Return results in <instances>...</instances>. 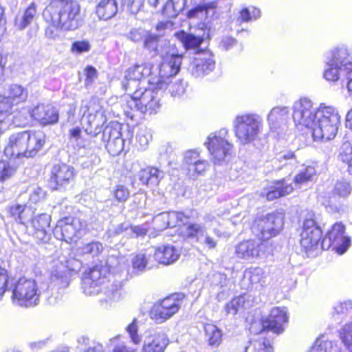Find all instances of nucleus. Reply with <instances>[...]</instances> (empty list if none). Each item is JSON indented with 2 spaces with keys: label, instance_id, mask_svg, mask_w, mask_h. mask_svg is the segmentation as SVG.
<instances>
[{
  "label": "nucleus",
  "instance_id": "39448f33",
  "mask_svg": "<svg viewBox=\"0 0 352 352\" xmlns=\"http://www.w3.org/2000/svg\"><path fill=\"white\" fill-rule=\"evenodd\" d=\"M233 126L237 142L241 145H247L259 138L263 130V120L257 114H242L233 120Z\"/></svg>",
  "mask_w": 352,
  "mask_h": 352
},
{
  "label": "nucleus",
  "instance_id": "2f4dec72",
  "mask_svg": "<svg viewBox=\"0 0 352 352\" xmlns=\"http://www.w3.org/2000/svg\"><path fill=\"white\" fill-rule=\"evenodd\" d=\"M24 138L28 151V157H34L41 150L45 143V134L41 130L25 131Z\"/></svg>",
  "mask_w": 352,
  "mask_h": 352
},
{
  "label": "nucleus",
  "instance_id": "79ce46f5",
  "mask_svg": "<svg viewBox=\"0 0 352 352\" xmlns=\"http://www.w3.org/2000/svg\"><path fill=\"white\" fill-rule=\"evenodd\" d=\"M186 0H168L162 8V14L167 17L173 18L183 10Z\"/></svg>",
  "mask_w": 352,
  "mask_h": 352
},
{
  "label": "nucleus",
  "instance_id": "f03ea898",
  "mask_svg": "<svg viewBox=\"0 0 352 352\" xmlns=\"http://www.w3.org/2000/svg\"><path fill=\"white\" fill-rule=\"evenodd\" d=\"M51 26L63 31L76 30L81 24L80 6L76 1H55L43 13Z\"/></svg>",
  "mask_w": 352,
  "mask_h": 352
},
{
  "label": "nucleus",
  "instance_id": "a878e982",
  "mask_svg": "<svg viewBox=\"0 0 352 352\" xmlns=\"http://www.w3.org/2000/svg\"><path fill=\"white\" fill-rule=\"evenodd\" d=\"M266 243L254 240L243 241L235 247L236 256L243 259H254L261 257L265 254L264 248Z\"/></svg>",
  "mask_w": 352,
  "mask_h": 352
},
{
  "label": "nucleus",
  "instance_id": "58836bf2",
  "mask_svg": "<svg viewBox=\"0 0 352 352\" xmlns=\"http://www.w3.org/2000/svg\"><path fill=\"white\" fill-rule=\"evenodd\" d=\"M216 7V1L199 4L190 10L187 13V16L190 19H197L201 21H206L208 18V10H214Z\"/></svg>",
  "mask_w": 352,
  "mask_h": 352
},
{
  "label": "nucleus",
  "instance_id": "4be33fe9",
  "mask_svg": "<svg viewBox=\"0 0 352 352\" xmlns=\"http://www.w3.org/2000/svg\"><path fill=\"white\" fill-rule=\"evenodd\" d=\"M288 322L287 309L283 307H274L270 314L262 320V327L276 334L284 331V326Z\"/></svg>",
  "mask_w": 352,
  "mask_h": 352
},
{
  "label": "nucleus",
  "instance_id": "0e129e2a",
  "mask_svg": "<svg viewBox=\"0 0 352 352\" xmlns=\"http://www.w3.org/2000/svg\"><path fill=\"white\" fill-rule=\"evenodd\" d=\"M350 184L346 182H338L333 189V194L340 197H346L351 193Z\"/></svg>",
  "mask_w": 352,
  "mask_h": 352
},
{
  "label": "nucleus",
  "instance_id": "7ed1b4c3",
  "mask_svg": "<svg viewBox=\"0 0 352 352\" xmlns=\"http://www.w3.org/2000/svg\"><path fill=\"white\" fill-rule=\"evenodd\" d=\"M204 223H190L184 227L181 234L186 239H193L208 250H214L217 246L219 239L222 236V232L216 227L219 224L218 218L212 213L205 214Z\"/></svg>",
  "mask_w": 352,
  "mask_h": 352
},
{
  "label": "nucleus",
  "instance_id": "774afa93",
  "mask_svg": "<svg viewBox=\"0 0 352 352\" xmlns=\"http://www.w3.org/2000/svg\"><path fill=\"white\" fill-rule=\"evenodd\" d=\"M91 45L87 41H78L72 43L71 51L74 54H82L90 50Z\"/></svg>",
  "mask_w": 352,
  "mask_h": 352
},
{
  "label": "nucleus",
  "instance_id": "a19ab883",
  "mask_svg": "<svg viewBox=\"0 0 352 352\" xmlns=\"http://www.w3.org/2000/svg\"><path fill=\"white\" fill-rule=\"evenodd\" d=\"M310 352H341V349L336 342L324 339V337L318 338Z\"/></svg>",
  "mask_w": 352,
  "mask_h": 352
},
{
  "label": "nucleus",
  "instance_id": "f257e3e1",
  "mask_svg": "<svg viewBox=\"0 0 352 352\" xmlns=\"http://www.w3.org/2000/svg\"><path fill=\"white\" fill-rule=\"evenodd\" d=\"M166 85L163 82L150 78L148 88L140 87L128 92L124 109L126 116L133 120L135 111L149 114L156 113L160 107V97Z\"/></svg>",
  "mask_w": 352,
  "mask_h": 352
},
{
  "label": "nucleus",
  "instance_id": "4d7b16f0",
  "mask_svg": "<svg viewBox=\"0 0 352 352\" xmlns=\"http://www.w3.org/2000/svg\"><path fill=\"white\" fill-rule=\"evenodd\" d=\"M187 87L186 82L182 80H177L175 82H167L166 88L168 89L173 97H180L184 94Z\"/></svg>",
  "mask_w": 352,
  "mask_h": 352
},
{
  "label": "nucleus",
  "instance_id": "49530a36",
  "mask_svg": "<svg viewBox=\"0 0 352 352\" xmlns=\"http://www.w3.org/2000/svg\"><path fill=\"white\" fill-rule=\"evenodd\" d=\"M36 15V5L32 3L25 10L23 15L21 19L16 21V25L20 30L25 28L29 25L34 19Z\"/></svg>",
  "mask_w": 352,
  "mask_h": 352
},
{
  "label": "nucleus",
  "instance_id": "c9c22d12",
  "mask_svg": "<svg viewBox=\"0 0 352 352\" xmlns=\"http://www.w3.org/2000/svg\"><path fill=\"white\" fill-rule=\"evenodd\" d=\"M244 280H248L252 288L263 287L265 284L264 270L259 267H250L244 272Z\"/></svg>",
  "mask_w": 352,
  "mask_h": 352
},
{
  "label": "nucleus",
  "instance_id": "4c0bfd02",
  "mask_svg": "<svg viewBox=\"0 0 352 352\" xmlns=\"http://www.w3.org/2000/svg\"><path fill=\"white\" fill-rule=\"evenodd\" d=\"M118 5L116 0H101L96 7V14L101 19L108 20L116 15Z\"/></svg>",
  "mask_w": 352,
  "mask_h": 352
},
{
  "label": "nucleus",
  "instance_id": "f3484780",
  "mask_svg": "<svg viewBox=\"0 0 352 352\" xmlns=\"http://www.w3.org/2000/svg\"><path fill=\"white\" fill-rule=\"evenodd\" d=\"M28 91L22 86L14 84L9 87L7 96L0 94V115L12 113L13 107L26 100Z\"/></svg>",
  "mask_w": 352,
  "mask_h": 352
},
{
  "label": "nucleus",
  "instance_id": "c03bdc74",
  "mask_svg": "<svg viewBox=\"0 0 352 352\" xmlns=\"http://www.w3.org/2000/svg\"><path fill=\"white\" fill-rule=\"evenodd\" d=\"M151 140L152 133L151 129L145 126L139 128L135 137V146L138 149L142 151L146 149Z\"/></svg>",
  "mask_w": 352,
  "mask_h": 352
},
{
  "label": "nucleus",
  "instance_id": "5701e85b",
  "mask_svg": "<svg viewBox=\"0 0 352 352\" xmlns=\"http://www.w3.org/2000/svg\"><path fill=\"white\" fill-rule=\"evenodd\" d=\"M23 113L43 126L54 124L59 119L58 110L51 104H38L31 111L23 109Z\"/></svg>",
  "mask_w": 352,
  "mask_h": 352
},
{
  "label": "nucleus",
  "instance_id": "bb28decb",
  "mask_svg": "<svg viewBox=\"0 0 352 352\" xmlns=\"http://www.w3.org/2000/svg\"><path fill=\"white\" fill-rule=\"evenodd\" d=\"M288 116V107L278 106L272 108L267 116L270 131L276 133L277 135H280L285 129Z\"/></svg>",
  "mask_w": 352,
  "mask_h": 352
},
{
  "label": "nucleus",
  "instance_id": "09e8293b",
  "mask_svg": "<svg viewBox=\"0 0 352 352\" xmlns=\"http://www.w3.org/2000/svg\"><path fill=\"white\" fill-rule=\"evenodd\" d=\"M245 352H273V349L268 340H256L249 342Z\"/></svg>",
  "mask_w": 352,
  "mask_h": 352
},
{
  "label": "nucleus",
  "instance_id": "a211bd4d",
  "mask_svg": "<svg viewBox=\"0 0 352 352\" xmlns=\"http://www.w3.org/2000/svg\"><path fill=\"white\" fill-rule=\"evenodd\" d=\"M106 270L94 267L85 273L82 279V288L86 296L100 294L106 280Z\"/></svg>",
  "mask_w": 352,
  "mask_h": 352
},
{
  "label": "nucleus",
  "instance_id": "864d4df0",
  "mask_svg": "<svg viewBox=\"0 0 352 352\" xmlns=\"http://www.w3.org/2000/svg\"><path fill=\"white\" fill-rule=\"evenodd\" d=\"M16 166L11 162L0 161V182L10 179L16 172Z\"/></svg>",
  "mask_w": 352,
  "mask_h": 352
},
{
  "label": "nucleus",
  "instance_id": "a18cd8bd",
  "mask_svg": "<svg viewBox=\"0 0 352 352\" xmlns=\"http://www.w3.org/2000/svg\"><path fill=\"white\" fill-rule=\"evenodd\" d=\"M161 37L150 31H147L146 36L143 40V47L154 55L159 53Z\"/></svg>",
  "mask_w": 352,
  "mask_h": 352
},
{
  "label": "nucleus",
  "instance_id": "1a4fd4ad",
  "mask_svg": "<svg viewBox=\"0 0 352 352\" xmlns=\"http://www.w3.org/2000/svg\"><path fill=\"white\" fill-rule=\"evenodd\" d=\"M321 237V229L317 226L315 220L312 218V215L309 214V217H307L303 222L300 234V245L301 251L307 257L314 256Z\"/></svg>",
  "mask_w": 352,
  "mask_h": 352
},
{
  "label": "nucleus",
  "instance_id": "680f3d73",
  "mask_svg": "<svg viewBox=\"0 0 352 352\" xmlns=\"http://www.w3.org/2000/svg\"><path fill=\"white\" fill-rule=\"evenodd\" d=\"M339 157L348 164L352 161V142L346 141L342 143L340 148Z\"/></svg>",
  "mask_w": 352,
  "mask_h": 352
},
{
  "label": "nucleus",
  "instance_id": "2eb2a0df",
  "mask_svg": "<svg viewBox=\"0 0 352 352\" xmlns=\"http://www.w3.org/2000/svg\"><path fill=\"white\" fill-rule=\"evenodd\" d=\"M87 228L85 220L72 217H64L58 221L54 234L60 240L68 241L80 235Z\"/></svg>",
  "mask_w": 352,
  "mask_h": 352
},
{
  "label": "nucleus",
  "instance_id": "9b49d317",
  "mask_svg": "<svg viewBox=\"0 0 352 352\" xmlns=\"http://www.w3.org/2000/svg\"><path fill=\"white\" fill-rule=\"evenodd\" d=\"M80 113L88 124L86 131L94 135L100 132L101 127L107 122L104 110L95 102L82 101Z\"/></svg>",
  "mask_w": 352,
  "mask_h": 352
},
{
  "label": "nucleus",
  "instance_id": "bf43d9fd",
  "mask_svg": "<svg viewBox=\"0 0 352 352\" xmlns=\"http://www.w3.org/2000/svg\"><path fill=\"white\" fill-rule=\"evenodd\" d=\"M11 279L8 276V271L0 267V300H2L6 292H10Z\"/></svg>",
  "mask_w": 352,
  "mask_h": 352
},
{
  "label": "nucleus",
  "instance_id": "9d476101",
  "mask_svg": "<svg viewBox=\"0 0 352 352\" xmlns=\"http://www.w3.org/2000/svg\"><path fill=\"white\" fill-rule=\"evenodd\" d=\"M283 217L280 214L271 213L256 219L252 225V231L263 240L276 236L283 229Z\"/></svg>",
  "mask_w": 352,
  "mask_h": 352
},
{
  "label": "nucleus",
  "instance_id": "412c9836",
  "mask_svg": "<svg viewBox=\"0 0 352 352\" xmlns=\"http://www.w3.org/2000/svg\"><path fill=\"white\" fill-rule=\"evenodd\" d=\"M74 178V168L65 164H56L51 171L50 185L53 190H60L68 186Z\"/></svg>",
  "mask_w": 352,
  "mask_h": 352
},
{
  "label": "nucleus",
  "instance_id": "6ab92c4d",
  "mask_svg": "<svg viewBox=\"0 0 352 352\" xmlns=\"http://www.w3.org/2000/svg\"><path fill=\"white\" fill-rule=\"evenodd\" d=\"M214 67L215 61L212 52L204 50L196 53V56L190 63L188 70L192 76L199 78L210 74Z\"/></svg>",
  "mask_w": 352,
  "mask_h": 352
},
{
  "label": "nucleus",
  "instance_id": "f8f14e48",
  "mask_svg": "<svg viewBox=\"0 0 352 352\" xmlns=\"http://www.w3.org/2000/svg\"><path fill=\"white\" fill-rule=\"evenodd\" d=\"M292 118L295 124L301 128H311L318 116L317 109L314 108L312 101L306 97L300 98L293 104Z\"/></svg>",
  "mask_w": 352,
  "mask_h": 352
},
{
  "label": "nucleus",
  "instance_id": "8fccbe9b",
  "mask_svg": "<svg viewBox=\"0 0 352 352\" xmlns=\"http://www.w3.org/2000/svg\"><path fill=\"white\" fill-rule=\"evenodd\" d=\"M245 296H239L227 302L224 307V311L227 315H235L245 307Z\"/></svg>",
  "mask_w": 352,
  "mask_h": 352
},
{
  "label": "nucleus",
  "instance_id": "cd10ccee",
  "mask_svg": "<svg viewBox=\"0 0 352 352\" xmlns=\"http://www.w3.org/2000/svg\"><path fill=\"white\" fill-rule=\"evenodd\" d=\"M28 148L23 131L12 135L9 142L4 149L6 157L10 158H22L28 157Z\"/></svg>",
  "mask_w": 352,
  "mask_h": 352
},
{
  "label": "nucleus",
  "instance_id": "c85d7f7f",
  "mask_svg": "<svg viewBox=\"0 0 352 352\" xmlns=\"http://www.w3.org/2000/svg\"><path fill=\"white\" fill-rule=\"evenodd\" d=\"M184 162L187 166L188 174L192 177L202 175L210 166L208 162L201 159L199 153L195 151H187Z\"/></svg>",
  "mask_w": 352,
  "mask_h": 352
},
{
  "label": "nucleus",
  "instance_id": "de8ad7c7",
  "mask_svg": "<svg viewBox=\"0 0 352 352\" xmlns=\"http://www.w3.org/2000/svg\"><path fill=\"white\" fill-rule=\"evenodd\" d=\"M168 216V221L169 228H173L179 224H183L184 227L181 228L182 230L184 227L188 224L192 223L190 222V218L188 216L184 214L183 212H166ZM182 230H180L181 232Z\"/></svg>",
  "mask_w": 352,
  "mask_h": 352
},
{
  "label": "nucleus",
  "instance_id": "20e7f679",
  "mask_svg": "<svg viewBox=\"0 0 352 352\" xmlns=\"http://www.w3.org/2000/svg\"><path fill=\"white\" fill-rule=\"evenodd\" d=\"M318 116L312 126V135L315 140H333L340 125L341 116L337 108L321 103L317 108Z\"/></svg>",
  "mask_w": 352,
  "mask_h": 352
},
{
  "label": "nucleus",
  "instance_id": "423d86ee",
  "mask_svg": "<svg viewBox=\"0 0 352 352\" xmlns=\"http://www.w3.org/2000/svg\"><path fill=\"white\" fill-rule=\"evenodd\" d=\"M10 289L12 302L16 305L32 307L39 302L41 293L34 279L25 278L17 280L11 279Z\"/></svg>",
  "mask_w": 352,
  "mask_h": 352
},
{
  "label": "nucleus",
  "instance_id": "0eeeda50",
  "mask_svg": "<svg viewBox=\"0 0 352 352\" xmlns=\"http://www.w3.org/2000/svg\"><path fill=\"white\" fill-rule=\"evenodd\" d=\"M228 135V131L222 129L210 133L205 142L214 165L226 164L230 160L233 145L229 142Z\"/></svg>",
  "mask_w": 352,
  "mask_h": 352
},
{
  "label": "nucleus",
  "instance_id": "7c9ffc66",
  "mask_svg": "<svg viewBox=\"0 0 352 352\" xmlns=\"http://www.w3.org/2000/svg\"><path fill=\"white\" fill-rule=\"evenodd\" d=\"M293 190L294 187L289 179H282L275 181L272 186L264 190L261 195L265 197L268 201H272L289 195Z\"/></svg>",
  "mask_w": 352,
  "mask_h": 352
},
{
  "label": "nucleus",
  "instance_id": "ea45409f",
  "mask_svg": "<svg viewBox=\"0 0 352 352\" xmlns=\"http://www.w3.org/2000/svg\"><path fill=\"white\" fill-rule=\"evenodd\" d=\"M175 36L179 40L184 47L187 50H197L203 42V38L199 36H195L184 31L177 32Z\"/></svg>",
  "mask_w": 352,
  "mask_h": 352
},
{
  "label": "nucleus",
  "instance_id": "4468645a",
  "mask_svg": "<svg viewBox=\"0 0 352 352\" xmlns=\"http://www.w3.org/2000/svg\"><path fill=\"white\" fill-rule=\"evenodd\" d=\"M351 245V239L345 235V226L340 222L334 223L321 241L323 250L333 248L339 254H344Z\"/></svg>",
  "mask_w": 352,
  "mask_h": 352
},
{
  "label": "nucleus",
  "instance_id": "37998d69",
  "mask_svg": "<svg viewBox=\"0 0 352 352\" xmlns=\"http://www.w3.org/2000/svg\"><path fill=\"white\" fill-rule=\"evenodd\" d=\"M204 329L209 345L214 347L218 346L222 340L221 331L212 324H206Z\"/></svg>",
  "mask_w": 352,
  "mask_h": 352
},
{
  "label": "nucleus",
  "instance_id": "6e6552de",
  "mask_svg": "<svg viewBox=\"0 0 352 352\" xmlns=\"http://www.w3.org/2000/svg\"><path fill=\"white\" fill-rule=\"evenodd\" d=\"M72 263L80 265L78 262L66 260L65 257L59 258L58 261L54 262L51 271L50 283L48 286V289L52 294L56 292L57 294L62 295L65 289L69 287L76 267Z\"/></svg>",
  "mask_w": 352,
  "mask_h": 352
},
{
  "label": "nucleus",
  "instance_id": "6e6d98bb",
  "mask_svg": "<svg viewBox=\"0 0 352 352\" xmlns=\"http://www.w3.org/2000/svg\"><path fill=\"white\" fill-rule=\"evenodd\" d=\"M147 31L142 28H133L124 34V37L134 43L143 42L144 37L146 36Z\"/></svg>",
  "mask_w": 352,
  "mask_h": 352
},
{
  "label": "nucleus",
  "instance_id": "393cba45",
  "mask_svg": "<svg viewBox=\"0 0 352 352\" xmlns=\"http://www.w3.org/2000/svg\"><path fill=\"white\" fill-rule=\"evenodd\" d=\"M182 56L179 54L167 55L163 58L159 68V76H151L155 80H160L167 87V80L175 76L180 70Z\"/></svg>",
  "mask_w": 352,
  "mask_h": 352
},
{
  "label": "nucleus",
  "instance_id": "603ef678",
  "mask_svg": "<svg viewBox=\"0 0 352 352\" xmlns=\"http://www.w3.org/2000/svg\"><path fill=\"white\" fill-rule=\"evenodd\" d=\"M316 175L315 168L311 166L301 169L294 177L296 185H302L313 179Z\"/></svg>",
  "mask_w": 352,
  "mask_h": 352
},
{
  "label": "nucleus",
  "instance_id": "ddd939ff",
  "mask_svg": "<svg viewBox=\"0 0 352 352\" xmlns=\"http://www.w3.org/2000/svg\"><path fill=\"white\" fill-rule=\"evenodd\" d=\"M184 297L182 294H176L165 298L153 306L151 311V318L158 324L164 322L178 312Z\"/></svg>",
  "mask_w": 352,
  "mask_h": 352
},
{
  "label": "nucleus",
  "instance_id": "dca6fc26",
  "mask_svg": "<svg viewBox=\"0 0 352 352\" xmlns=\"http://www.w3.org/2000/svg\"><path fill=\"white\" fill-rule=\"evenodd\" d=\"M151 74V65L147 63L135 64L129 68L122 85L128 93L142 87V82Z\"/></svg>",
  "mask_w": 352,
  "mask_h": 352
},
{
  "label": "nucleus",
  "instance_id": "b1692460",
  "mask_svg": "<svg viewBox=\"0 0 352 352\" xmlns=\"http://www.w3.org/2000/svg\"><path fill=\"white\" fill-rule=\"evenodd\" d=\"M167 336L155 329L145 331L142 352H164L168 344Z\"/></svg>",
  "mask_w": 352,
  "mask_h": 352
},
{
  "label": "nucleus",
  "instance_id": "13d9d810",
  "mask_svg": "<svg viewBox=\"0 0 352 352\" xmlns=\"http://www.w3.org/2000/svg\"><path fill=\"white\" fill-rule=\"evenodd\" d=\"M103 250V245L98 241H92L81 247L80 251L83 254H91L92 256L99 255Z\"/></svg>",
  "mask_w": 352,
  "mask_h": 352
},
{
  "label": "nucleus",
  "instance_id": "052dcab7",
  "mask_svg": "<svg viewBox=\"0 0 352 352\" xmlns=\"http://www.w3.org/2000/svg\"><path fill=\"white\" fill-rule=\"evenodd\" d=\"M126 331L128 333L133 344L135 345L140 344L142 338L138 334V320L136 318H133V321L127 325Z\"/></svg>",
  "mask_w": 352,
  "mask_h": 352
},
{
  "label": "nucleus",
  "instance_id": "69168bd1",
  "mask_svg": "<svg viewBox=\"0 0 352 352\" xmlns=\"http://www.w3.org/2000/svg\"><path fill=\"white\" fill-rule=\"evenodd\" d=\"M147 264V258L144 254H138L132 260L133 267L138 272L144 271Z\"/></svg>",
  "mask_w": 352,
  "mask_h": 352
},
{
  "label": "nucleus",
  "instance_id": "72a5a7b5",
  "mask_svg": "<svg viewBox=\"0 0 352 352\" xmlns=\"http://www.w3.org/2000/svg\"><path fill=\"white\" fill-rule=\"evenodd\" d=\"M50 216L43 213L34 217L31 221L33 234L41 241H47L50 239L47 228L50 227Z\"/></svg>",
  "mask_w": 352,
  "mask_h": 352
},
{
  "label": "nucleus",
  "instance_id": "338daca9",
  "mask_svg": "<svg viewBox=\"0 0 352 352\" xmlns=\"http://www.w3.org/2000/svg\"><path fill=\"white\" fill-rule=\"evenodd\" d=\"M153 224L155 226V228L159 230H164L166 228H169L166 212H162L156 215L153 218Z\"/></svg>",
  "mask_w": 352,
  "mask_h": 352
},
{
  "label": "nucleus",
  "instance_id": "f704fd0d",
  "mask_svg": "<svg viewBox=\"0 0 352 352\" xmlns=\"http://www.w3.org/2000/svg\"><path fill=\"white\" fill-rule=\"evenodd\" d=\"M122 286L120 283H115L101 289L100 293V302L101 305L107 308L114 302L118 301L122 296Z\"/></svg>",
  "mask_w": 352,
  "mask_h": 352
},
{
  "label": "nucleus",
  "instance_id": "473e14b6",
  "mask_svg": "<svg viewBox=\"0 0 352 352\" xmlns=\"http://www.w3.org/2000/svg\"><path fill=\"white\" fill-rule=\"evenodd\" d=\"M180 256V251L172 245H164L156 248L155 259L163 265H171L175 263Z\"/></svg>",
  "mask_w": 352,
  "mask_h": 352
},
{
  "label": "nucleus",
  "instance_id": "aec40b11",
  "mask_svg": "<svg viewBox=\"0 0 352 352\" xmlns=\"http://www.w3.org/2000/svg\"><path fill=\"white\" fill-rule=\"evenodd\" d=\"M121 127L118 123L107 125L102 133V140L106 143L108 152L112 155H119L124 148V141L120 132Z\"/></svg>",
  "mask_w": 352,
  "mask_h": 352
},
{
  "label": "nucleus",
  "instance_id": "5fc2aeb1",
  "mask_svg": "<svg viewBox=\"0 0 352 352\" xmlns=\"http://www.w3.org/2000/svg\"><path fill=\"white\" fill-rule=\"evenodd\" d=\"M340 334L346 349L352 352V322L345 324L340 329Z\"/></svg>",
  "mask_w": 352,
  "mask_h": 352
},
{
  "label": "nucleus",
  "instance_id": "3c124183",
  "mask_svg": "<svg viewBox=\"0 0 352 352\" xmlns=\"http://www.w3.org/2000/svg\"><path fill=\"white\" fill-rule=\"evenodd\" d=\"M344 68L327 60V65L324 71V78L331 82H336L340 78V71Z\"/></svg>",
  "mask_w": 352,
  "mask_h": 352
},
{
  "label": "nucleus",
  "instance_id": "e2e57ef3",
  "mask_svg": "<svg viewBox=\"0 0 352 352\" xmlns=\"http://www.w3.org/2000/svg\"><path fill=\"white\" fill-rule=\"evenodd\" d=\"M114 197L120 203H124L129 199L130 192L128 188L123 185H117L113 190Z\"/></svg>",
  "mask_w": 352,
  "mask_h": 352
},
{
  "label": "nucleus",
  "instance_id": "c756f323",
  "mask_svg": "<svg viewBox=\"0 0 352 352\" xmlns=\"http://www.w3.org/2000/svg\"><path fill=\"white\" fill-rule=\"evenodd\" d=\"M327 60L344 68L347 72H352V60L349 49L345 45L335 47L327 54Z\"/></svg>",
  "mask_w": 352,
  "mask_h": 352
},
{
  "label": "nucleus",
  "instance_id": "e433bc0d",
  "mask_svg": "<svg viewBox=\"0 0 352 352\" xmlns=\"http://www.w3.org/2000/svg\"><path fill=\"white\" fill-rule=\"evenodd\" d=\"M138 177L143 184L157 186L163 178L164 173L155 167H147L140 170Z\"/></svg>",
  "mask_w": 352,
  "mask_h": 352
}]
</instances>
